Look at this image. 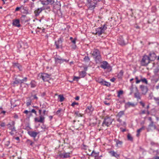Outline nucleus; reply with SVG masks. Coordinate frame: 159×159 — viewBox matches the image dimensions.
<instances>
[{"mask_svg": "<svg viewBox=\"0 0 159 159\" xmlns=\"http://www.w3.org/2000/svg\"><path fill=\"white\" fill-rule=\"evenodd\" d=\"M97 63H100L102 61V57L100 51L97 49H94L91 52Z\"/></svg>", "mask_w": 159, "mask_h": 159, "instance_id": "1", "label": "nucleus"}, {"mask_svg": "<svg viewBox=\"0 0 159 159\" xmlns=\"http://www.w3.org/2000/svg\"><path fill=\"white\" fill-rule=\"evenodd\" d=\"M107 29V27L105 24L103 27L102 26L97 28L95 30V34L98 36L100 35L102 33L104 32L105 30Z\"/></svg>", "mask_w": 159, "mask_h": 159, "instance_id": "2", "label": "nucleus"}, {"mask_svg": "<svg viewBox=\"0 0 159 159\" xmlns=\"http://www.w3.org/2000/svg\"><path fill=\"white\" fill-rule=\"evenodd\" d=\"M150 61H151L148 56L147 55L144 56L141 61V64L143 66H147Z\"/></svg>", "mask_w": 159, "mask_h": 159, "instance_id": "3", "label": "nucleus"}, {"mask_svg": "<svg viewBox=\"0 0 159 159\" xmlns=\"http://www.w3.org/2000/svg\"><path fill=\"white\" fill-rule=\"evenodd\" d=\"M112 119L109 117H106L105 118L102 123V126H108L112 123Z\"/></svg>", "mask_w": 159, "mask_h": 159, "instance_id": "4", "label": "nucleus"}, {"mask_svg": "<svg viewBox=\"0 0 159 159\" xmlns=\"http://www.w3.org/2000/svg\"><path fill=\"white\" fill-rule=\"evenodd\" d=\"M87 2H88L89 8L90 10L93 9L97 3V1L96 0H87Z\"/></svg>", "mask_w": 159, "mask_h": 159, "instance_id": "5", "label": "nucleus"}, {"mask_svg": "<svg viewBox=\"0 0 159 159\" xmlns=\"http://www.w3.org/2000/svg\"><path fill=\"white\" fill-rule=\"evenodd\" d=\"M39 119L38 118L35 117L34 118V121L35 122H40L41 123H43L44 122V120L45 119V117L43 116H42L41 115V112L42 109H39Z\"/></svg>", "mask_w": 159, "mask_h": 159, "instance_id": "6", "label": "nucleus"}, {"mask_svg": "<svg viewBox=\"0 0 159 159\" xmlns=\"http://www.w3.org/2000/svg\"><path fill=\"white\" fill-rule=\"evenodd\" d=\"M17 47L18 49L21 50L28 48V46L27 43L19 41L17 44Z\"/></svg>", "mask_w": 159, "mask_h": 159, "instance_id": "7", "label": "nucleus"}, {"mask_svg": "<svg viewBox=\"0 0 159 159\" xmlns=\"http://www.w3.org/2000/svg\"><path fill=\"white\" fill-rule=\"evenodd\" d=\"M128 43V40L125 38H124L123 36H120V45L121 46H124Z\"/></svg>", "mask_w": 159, "mask_h": 159, "instance_id": "8", "label": "nucleus"}, {"mask_svg": "<svg viewBox=\"0 0 159 159\" xmlns=\"http://www.w3.org/2000/svg\"><path fill=\"white\" fill-rule=\"evenodd\" d=\"M50 76L51 75H48L47 73H43L41 75L40 77L44 81H48Z\"/></svg>", "mask_w": 159, "mask_h": 159, "instance_id": "9", "label": "nucleus"}, {"mask_svg": "<svg viewBox=\"0 0 159 159\" xmlns=\"http://www.w3.org/2000/svg\"><path fill=\"white\" fill-rule=\"evenodd\" d=\"M100 67L104 69H109L111 68L109 64L106 61H103L100 65Z\"/></svg>", "mask_w": 159, "mask_h": 159, "instance_id": "10", "label": "nucleus"}, {"mask_svg": "<svg viewBox=\"0 0 159 159\" xmlns=\"http://www.w3.org/2000/svg\"><path fill=\"white\" fill-rule=\"evenodd\" d=\"M62 40L61 38H60L58 40L55 42V45L56 46V48L58 49L60 47H61L62 45Z\"/></svg>", "mask_w": 159, "mask_h": 159, "instance_id": "11", "label": "nucleus"}, {"mask_svg": "<svg viewBox=\"0 0 159 159\" xmlns=\"http://www.w3.org/2000/svg\"><path fill=\"white\" fill-rule=\"evenodd\" d=\"M55 61L56 62L59 63H62L64 62H67L68 61V60H66V59H62L60 57H59V58L56 57L55 58Z\"/></svg>", "mask_w": 159, "mask_h": 159, "instance_id": "12", "label": "nucleus"}, {"mask_svg": "<svg viewBox=\"0 0 159 159\" xmlns=\"http://www.w3.org/2000/svg\"><path fill=\"white\" fill-rule=\"evenodd\" d=\"M140 87L142 92V94L144 95L145 94L148 90L147 87L143 85H140Z\"/></svg>", "mask_w": 159, "mask_h": 159, "instance_id": "13", "label": "nucleus"}, {"mask_svg": "<svg viewBox=\"0 0 159 159\" xmlns=\"http://www.w3.org/2000/svg\"><path fill=\"white\" fill-rule=\"evenodd\" d=\"M39 132L34 131H28V134L31 137L35 138L37 135L38 134Z\"/></svg>", "mask_w": 159, "mask_h": 159, "instance_id": "14", "label": "nucleus"}, {"mask_svg": "<svg viewBox=\"0 0 159 159\" xmlns=\"http://www.w3.org/2000/svg\"><path fill=\"white\" fill-rule=\"evenodd\" d=\"M149 58L151 61H154L157 57V56L154 52H150L149 54Z\"/></svg>", "mask_w": 159, "mask_h": 159, "instance_id": "15", "label": "nucleus"}, {"mask_svg": "<svg viewBox=\"0 0 159 159\" xmlns=\"http://www.w3.org/2000/svg\"><path fill=\"white\" fill-rule=\"evenodd\" d=\"M13 21L12 25H13L17 27H20V21L18 19L13 20Z\"/></svg>", "mask_w": 159, "mask_h": 159, "instance_id": "16", "label": "nucleus"}, {"mask_svg": "<svg viewBox=\"0 0 159 159\" xmlns=\"http://www.w3.org/2000/svg\"><path fill=\"white\" fill-rule=\"evenodd\" d=\"M43 10V7L38 8L36 10L34 11V13L35 14V16H38L39 14L42 12Z\"/></svg>", "mask_w": 159, "mask_h": 159, "instance_id": "17", "label": "nucleus"}, {"mask_svg": "<svg viewBox=\"0 0 159 159\" xmlns=\"http://www.w3.org/2000/svg\"><path fill=\"white\" fill-rule=\"evenodd\" d=\"M135 89L137 92L134 93V97L137 98L138 100L140 99L141 97L140 96V93L139 92L137 87L135 88Z\"/></svg>", "mask_w": 159, "mask_h": 159, "instance_id": "18", "label": "nucleus"}, {"mask_svg": "<svg viewBox=\"0 0 159 159\" xmlns=\"http://www.w3.org/2000/svg\"><path fill=\"white\" fill-rule=\"evenodd\" d=\"M109 152L112 156L115 157L117 158H118L119 157V155L117 154L116 152H115L114 151H110Z\"/></svg>", "mask_w": 159, "mask_h": 159, "instance_id": "19", "label": "nucleus"}, {"mask_svg": "<svg viewBox=\"0 0 159 159\" xmlns=\"http://www.w3.org/2000/svg\"><path fill=\"white\" fill-rule=\"evenodd\" d=\"M70 153H64L63 154H60V156L61 157L64 158H67L70 157Z\"/></svg>", "mask_w": 159, "mask_h": 159, "instance_id": "20", "label": "nucleus"}, {"mask_svg": "<svg viewBox=\"0 0 159 159\" xmlns=\"http://www.w3.org/2000/svg\"><path fill=\"white\" fill-rule=\"evenodd\" d=\"M94 110L93 107L92 105H90L87 107V109H86V111L87 112H92Z\"/></svg>", "mask_w": 159, "mask_h": 159, "instance_id": "21", "label": "nucleus"}, {"mask_svg": "<svg viewBox=\"0 0 159 159\" xmlns=\"http://www.w3.org/2000/svg\"><path fill=\"white\" fill-rule=\"evenodd\" d=\"M149 127L150 129L153 128L154 129H156V125L154 124L153 122L151 121L150 124L149 125Z\"/></svg>", "mask_w": 159, "mask_h": 159, "instance_id": "22", "label": "nucleus"}, {"mask_svg": "<svg viewBox=\"0 0 159 159\" xmlns=\"http://www.w3.org/2000/svg\"><path fill=\"white\" fill-rule=\"evenodd\" d=\"M86 73L85 71H81L80 73V76L81 78H84L86 76Z\"/></svg>", "mask_w": 159, "mask_h": 159, "instance_id": "23", "label": "nucleus"}, {"mask_svg": "<svg viewBox=\"0 0 159 159\" xmlns=\"http://www.w3.org/2000/svg\"><path fill=\"white\" fill-rule=\"evenodd\" d=\"M101 85H103L105 86H106L107 87H109L110 86V83L107 82L105 81H104V80L102 82V84Z\"/></svg>", "mask_w": 159, "mask_h": 159, "instance_id": "24", "label": "nucleus"}, {"mask_svg": "<svg viewBox=\"0 0 159 159\" xmlns=\"http://www.w3.org/2000/svg\"><path fill=\"white\" fill-rule=\"evenodd\" d=\"M135 106L134 104L133 103L128 102L126 103L125 106L128 107H134Z\"/></svg>", "mask_w": 159, "mask_h": 159, "instance_id": "25", "label": "nucleus"}, {"mask_svg": "<svg viewBox=\"0 0 159 159\" xmlns=\"http://www.w3.org/2000/svg\"><path fill=\"white\" fill-rule=\"evenodd\" d=\"M13 66L14 67H17L19 70H20L21 66L18 63H14L13 64Z\"/></svg>", "mask_w": 159, "mask_h": 159, "instance_id": "26", "label": "nucleus"}, {"mask_svg": "<svg viewBox=\"0 0 159 159\" xmlns=\"http://www.w3.org/2000/svg\"><path fill=\"white\" fill-rule=\"evenodd\" d=\"M30 84L31 88L35 87L36 86V83L34 80H32L30 82Z\"/></svg>", "mask_w": 159, "mask_h": 159, "instance_id": "27", "label": "nucleus"}, {"mask_svg": "<svg viewBox=\"0 0 159 159\" xmlns=\"http://www.w3.org/2000/svg\"><path fill=\"white\" fill-rule=\"evenodd\" d=\"M41 3L43 5H48L49 4L47 0L41 1Z\"/></svg>", "mask_w": 159, "mask_h": 159, "instance_id": "28", "label": "nucleus"}, {"mask_svg": "<svg viewBox=\"0 0 159 159\" xmlns=\"http://www.w3.org/2000/svg\"><path fill=\"white\" fill-rule=\"evenodd\" d=\"M58 97L59 98V101L60 102H62L64 100L65 98L63 95H59L58 96Z\"/></svg>", "mask_w": 159, "mask_h": 159, "instance_id": "29", "label": "nucleus"}, {"mask_svg": "<svg viewBox=\"0 0 159 159\" xmlns=\"http://www.w3.org/2000/svg\"><path fill=\"white\" fill-rule=\"evenodd\" d=\"M13 83L14 84H20V80L17 78H16L15 81L13 82Z\"/></svg>", "mask_w": 159, "mask_h": 159, "instance_id": "30", "label": "nucleus"}, {"mask_svg": "<svg viewBox=\"0 0 159 159\" xmlns=\"http://www.w3.org/2000/svg\"><path fill=\"white\" fill-rule=\"evenodd\" d=\"M27 80V78L25 77L22 80H20V84L24 83L25 82H26Z\"/></svg>", "mask_w": 159, "mask_h": 159, "instance_id": "31", "label": "nucleus"}, {"mask_svg": "<svg viewBox=\"0 0 159 159\" xmlns=\"http://www.w3.org/2000/svg\"><path fill=\"white\" fill-rule=\"evenodd\" d=\"M92 154L93 156H94L95 157H98L99 155V152H96L94 151H93L92 152Z\"/></svg>", "mask_w": 159, "mask_h": 159, "instance_id": "32", "label": "nucleus"}, {"mask_svg": "<svg viewBox=\"0 0 159 159\" xmlns=\"http://www.w3.org/2000/svg\"><path fill=\"white\" fill-rule=\"evenodd\" d=\"M31 113H34L36 115H37V112L35 111V110L34 109H32V110H31V111H29V113H30V116L32 115V114Z\"/></svg>", "mask_w": 159, "mask_h": 159, "instance_id": "33", "label": "nucleus"}, {"mask_svg": "<svg viewBox=\"0 0 159 159\" xmlns=\"http://www.w3.org/2000/svg\"><path fill=\"white\" fill-rule=\"evenodd\" d=\"M74 114L77 117H81L82 116V115L79 113L78 111H75Z\"/></svg>", "mask_w": 159, "mask_h": 159, "instance_id": "34", "label": "nucleus"}, {"mask_svg": "<svg viewBox=\"0 0 159 159\" xmlns=\"http://www.w3.org/2000/svg\"><path fill=\"white\" fill-rule=\"evenodd\" d=\"M49 4L52 5L55 2L54 0H47Z\"/></svg>", "mask_w": 159, "mask_h": 159, "instance_id": "35", "label": "nucleus"}, {"mask_svg": "<svg viewBox=\"0 0 159 159\" xmlns=\"http://www.w3.org/2000/svg\"><path fill=\"white\" fill-rule=\"evenodd\" d=\"M127 138H128V139L129 140H130V141H133V138L131 136V135L129 134L128 135H127Z\"/></svg>", "mask_w": 159, "mask_h": 159, "instance_id": "36", "label": "nucleus"}, {"mask_svg": "<svg viewBox=\"0 0 159 159\" xmlns=\"http://www.w3.org/2000/svg\"><path fill=\"white\" fill-rule=\"evenodd\" d=\"M84 59V61L87 62H88L90 60V59L88 56H85Z\"/></svg>", "mask_w": 159, "mask_h": 159, "instance_id": "37", "label": "nucleus"}, {"mask_svg": "<svg viewBox=\"0 0 159 159\" xmlns=\"http://www.w3.org/2000/svg\"><path fill=\"white\" fill-rule=\"evenodd\" d=\"M141 81L143 83H145L146 84H148V81L147 79L145 78L141 79Z\"/></svg>", "mask_w": 159, "mask_h": 159, "instance_id": "38", "label": "nucleus"}, {"mask_svg": "<svg viewBox=\"0 0 159 159\" xmlns=\"http://www.w3.org/2000/svg\"><path fill=\"white\" fill-rule=\"evenodd\" d=\"M154 99L156 102L158 104H159V97H154Z\"/></svg>", "mask_w": 159, "mask_h": 159, "instance_id": "39", "label": "nucleus"}, {"mask_svg": "<svg viewBox=\"0 0 159 159\" xmlns=\"http://www.w3.org/2000/svg\"><path fill=\"white\" fill-rule=\"evenodd\" d=\"M159 71V66L157 67L154 70L155 74L157 73Z\"/></svg>", "mask_w": 159, "mask_h": 159, "instance_id": "40", "label": "nucleus"}, {"mask_svg": "<svg viewBox=\"0 0 159 159\" xmlns=\"http://www.w3.org/2000/svg\"><path fill=\"white\" fill-rule=\"evenodd\" d=\"M104 80L102 79H98L97 81L100 84H102V82Z\"/></svg>", "mask_w": 159, "mask_h": 159, "instance_id": "41", "label": "nucleus"}, {"mask_svg": "<svg viewBox=\"0 0 159 159\" xmlns=\"http://www.w3.org/2000/svg\"><path fill=\"white\" fill-rule=\"evenodd\" d=\"M62 111L61 109H60L58 110L56 112V114L59 116L61 115L60 112Z\"/></svg>", "mask_w": 159, "mask_h": 159, "instance_id": "42", "label": "nucleus"}, {"mask_svg": "<svg viewBox=\"0 0 159 159\" xmlns=\"http://www.w3.org/2000/svg\"><path fill=\"white\" fill-rule=\"evenodd\" d=\"M144 129V126L142 127L141 128H140L139 129H138L137 131V132H140L142 131V130H143Z\"/></svg>", "mask_w": 159, "mask_h": 159, "instance_id": "43", "label": "nucleus"}, {"mask_svg": "<svg viewBox=\"0 0 159 159\" xmlns=\"http://www.w3.org/2000/svg\"><path fill=\"white\" fill-rule=\"evenodd\" d=\"M80 78H81V77L80 76L79 77H76L75 76H74L73 78V80H75L77 79V81H78V79H80Z\"/></svg>", "mask_w": 159, "mask_h": 159, "instance_id": "44", "label": "nucleus"}, {"mask_svg": "<svg viewBox=\"0 0 159 159\" xmlns=\"http://www.w3.org/2000/svg\"><path fill=\"white\" fill-rule=\"evenodd\" d=\"M43 7V10H44L45 9L49 10L50 8V7H49V6H47V7Z\"/></svg>", "mask_w": 159, "mask_h": 159, "instance_id": "45", "label": "nucleus"}, {"mask_svg": "<svg viewBox=\"0 0 159 159\" xmlns=\"http://www.w3.org/2000/svg\"><path fill=\"white\" fill-rule=\"evenodd\" d=\"M27 142H30V145L32 146L33 145V144L34 143L33 142H32V141H31V140H30L29 139H28L27 140Z\"/></svg>", "mask_w": 159, "mask_h": 159, "instance_id": "46", "label": "nucleus"}, {"mask_svg": "<svg viewBox=\"0 0 159 159\" xmlns=\"http://www.w3.org/2000/svg\"><path fill=\"white\" fill-rule=\"evenodd\" d=\"M48 111H46V110H43V115H47L48 113Z\"/></svg>", "mask_w": 159, "mask_h": 159, "instance_id": "47", "label": "nucleus"}, {"mask_svg": "<svg viewBox=\"0 0 159 159\" xmlns=\"http://www.w3.org/2000/svg\"><path fill=\"white\" fill-rule=\"evenodd\" d=\"M79 104V103H78V102H73L72 104H71V106H73V107H74V106L75 105H78Z\"/></svg>", "mask_w": 159, "mask_h": 159, "instance_id": "48", "label": "nucleus"}, {"mask_svg": "<svg viewBox=\"0 0 159 159\" xmlns=\"http://www.w3.org/2000/svg\"><path fill=\"white\" fill-rule=\"evenodd\" d=\"M135 79L136 80V84H138V83H139L141 81V80H138V77H136Z\"/></svg>", "mask_w": 159, "mask_h": 159, "instance_id": "49", "label": "nucleus"}, {"mask_svg": "<svg viewBox=\"0 0 159 159\" xmlns=\"http://www.w3.org/2000/svg\"><path fill=\"white\" fill-rule=\"evenodd\" d=\"M0 125L2 127H4L5 126V124L4 122H2Z\"/></svg>", "mask_w": 159, "mask_h": 159, "instance_id": "50", "label": "nucleus"}, {"mask_svg": "<svg viewBox=\"0 0 159 159\" xmlns=\"http://www.w3.org/2000/svg\"><path fill=\"white\" fill-rule=\"evenodd\" d=\"M31 104V101H30V102H26V105L27 106H28L30 105Z\"/></svg>", "mask_w": 159, "mask_h": 159, "instance_id": "51", "label": "nucleus"}, {"mask_svg": "<svg viewBox=\"0 0 159 159\" xmlns=\"http://www.w3.org/2000/svg\"><path fill=\"white\" fill-rule=\"evenodd\" d=\"M10 143V141H8L6 142L5 145L7 146H8L9 145Z\"/></svg>", "mask_w": 159, "mask_h": 159, "instance_id": "52", "label": "nucleus"}, {"mask_svg": "<svg viewBox=\"0 0 159 159\" xmlns=\"http://www.w3.org/2000/svg\"><path fill=\"white\" fill-rule=\"evenodd\" d=\"M11 130L12 131H16L15 128V126H12V128H11Z\"/></svg>", "mask_w": 159, "mask_h": 159, "instance_id": "53", "label": "nucleus"}, {"mask_svg": "<svg viewBox=\"0 0 159 159\" xmlns=\"http://www.w3.org/2000/svg\"><path fill=\"white\" fill-rule=\"evenodd\" d=\"M140 104L143 107H144L145 106V104L143 102H140Z\"/></svg>", "mask_w": 159, "mask_h": 159, "instance_id": "54", "label": "nucleus"}, {"mask_svg": "<svg viewBox=\"0 0 159 159\" xmlns=\"http://www.w3.org/2000/svg\"><path fill=\"white\" fill-rule=\"evenodd\" d=\"M124 114V111H120V117Z\"/></svg>", "mask_w": 159, "mask_h": 159, "instance_id": "55", "label": "nucleus"}, {"mask_svg": "<svg viewBox=\"0 0 159 159\" xmlns=\"http://www.w3.org/2000/svg\"><path fill=\"white\" fill-rule=\"evenodd\" d=\"M76 39H74L73 40H72L71 41V42L73 43L74 44H75L76 43L75 40Z\"/></svg>", "mask_w": 159, "mask_h": 159, "instance_id": "56", "label": "nucleus"}, {"mask_svg": "<svg viewBox=\"0 0 159 159\" xmlns=\"http://www.w3.org/2000/svg\"><path fill=\"white\" fill-rule=\"evenodd\" d=\"M104 103L105 104H106V105H110V103H109V102H108V103H107V102L106 101H104Z\"/></svg>", "mask_w": 159, "mask_h": 159, "instance_id": "57", "label": "nucleus"}, {"mask_svg": "<svg viewBox=\"0 0 159 159\" xmlns=\"http://www.w3.org/2000/svg\"><path fill=\"white\" fill-rule=\"evenodd\" d=\"M24 113L26 114H28L29 113V111H28L27 110H25L24 112Z\"/></svg>", "mask_w": 159, "mask_h": 159, "instance_id": "58", "label": "nucleus"}, {"mask_svg": "<svg viewBox=\"0 0 159 159\" xmlns=\"http://www.w3.org/2000/svg\"><path fill=\"white\" fill-rule=\"evenodd\" d=\"M115 80L116 79L115 78H113L110 79V80L112 82H114Z\"/></svg>", "mask_w": 159, "mask_h": 159, "instance_id": "59", "label": "nucleus"}, {"mask_svg": "<svg viewBox=\"0 0 159 159\" xmlns=\"http://www.w3.org/2000/svg\"><path fill=\"white\" fill-rule=\"evenodd\" d=\"M20 8L21 7H17L15 9V11H19Z\"/></svg>", "mask_w": 159, "mask_h": 159, "instance_id": "60", "label": "nucleus"}, {"mask_svg": "<svg viewBox=\"0 0 159 159\" xmlns=\"http://www.w3.org/2000/svg\"><path fill=\"white\" fill-rule=\"evenodd\" d=\"M15 122L14 121H12L11 122V126H15Z\"/></svg>", "mask_w": 159, "mask_h": 159, "instance_id": "61", "label": "nucleus"}, {"mask_svg": "<svg viewBox=\"0 0 159 159\" xmlns=\"http://www.w3.org/2000/svg\"><path fill=\"white\" fill-rule=\"evenodd\" d=\"M79 97L78 96H76L75 98V99L76 100H78L79 99Z\"/></svg>", "mask_w": 159, "mask_h": 159, "instance_id": "62", "label": "nucleus"}, {"mask_svg": "<svg viewBox=\"0 0 159 159\" xmlns=\"http://www.w3.org/2000/svg\"><path fill=\"white\" fill-rule=\"evenodd\" d=\"M49 118L50 119V120H51L53 118V116H49Z\"/></svg>", "mask_w": 159, "mask_h": 159, "instance_id": "63", "label": "nucleus"}, {"mask_svg": "<svg viewBox=\"0 0 159 159\" xmlns=\"http://www.w3.org/2000/svg\"><path fill=\"white\" fill-rule=\"evenodd\" d=\"M154 159H159V157L156 156L154 157Z\"/></svg>", "mask_w": 159, "mask_h": 159, "instance_id": "64", "label": "nucleus"}]
</instances>
